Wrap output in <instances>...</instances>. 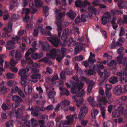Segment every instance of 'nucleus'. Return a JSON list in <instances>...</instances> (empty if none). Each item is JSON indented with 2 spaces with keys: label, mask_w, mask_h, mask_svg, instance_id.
Returning <instances> with one entry per match:
<instances>
[{
  "label": "nucleus",
  "mask_w": 127,
  "mask_h": 127,
  "mask_svg": "<svg viewBox=\"0 0 127 127\" xmlns=\"http://www.w3.org/2000/svg\"><path fill=\"white\" fill-rule=\"evenodd\" d=\"M110 82L112 84H115L118 82L117 78L115 77H111L110 79Z\"/></svg>",
  "instance_id": "40"
},
{
  "label": "nucleus",
  "mask_w": 127,
  "mask_h": 127,
  "mask_svg": "<svg viewBox=\"0 0 127 127\" xmlns=\"http://www.w3.org/2000/svg\"><path fill=\"white\" fill-rule=\"evenodd\" d=\"M89 86L87 88V91L89 93H90L92 89V86L94 84V83L92 81L89 82Z\"/></svg>",
  "instance_id": "38"
},
{
  "label": "nucleus",
  "mask_w": 127,
  "mask_h": 127,
  "mask_svg": "<svg viewBox=\"0 0 127 127\" xmlns=\"http://www.w3.org/2000/svg\"><path fill=\"white\" fill-rule=\"evenodd\" d=\"M116 107V105H110L108 107L107 110L109 113H111L112 109L115 108Z\"/></svg>",
  "instance_id": "48"
},
{
  "label": "nucleus",
  "mask_w": 127,
  "mask_h": 127,
  "mask_svg": "<svg viewBox=\"0 0 127 127\" xmlns=\"http://www.w3.org/2000/svg\"><path fill=\"white\" fill-rule=\"evenodd\" d=\"M113 44L111 45V48H117L119 46V43L118 41H116L114 39L113 41Z\"/></svg>",
  "instance_id": "36"
},
{
  "label": "nucleus",
  "mask_w": 127,
  "mask_h": 127,
  "mask_svg": "<svg viewBox=\"0 0 127 127\" xmlns=\"http://www.w3.org/2000/svg\"><path fill=\"white\" fill-rule=\"evenodd\" d=\"M98 112V111L95 109H93L91 111V113L93 118H95Z\"/></svg>",
  "instance_id": "31"
},
{
  "label": "nucleus",
  "mask_w": 127,
  "mask_h": 127,
  "mask_svg": "<svg viewBox=\"0 0 127 127\" xmlns=\"http://www.w3.org/2000/svg\"><path fill=\"white\" fill-rule=\"evenodd\" d=\"M120 112L125 117H127V111L125 110L123 107L120 106Z\"/></svg>",
  "instance_id": "33"
},
{
  "label": "nucleus",
  "mask_w": 127,
  "mask_h": 127,
  "mask_svg": "<svg viewBox=\"0 0 127 127\" xmlns=\"http://www.w3.org/2000/svg\"><path fill=\"white\" fill-rule=\"evenodd\" d=\"M12 23L9 22L8 24V27L4 28L3 29V31L5 32V33H3V36L4 37H7L8 36V33H9L12 31Z\"/></svg>",
  "instance_id": "11"
},
{
  "label": "nucleus",
  "mask_w": 127,
  "mask_h": 127,
  "mask_svg": "<svg viewBox=\"0 0 127 127\" xmlns=\"http://www.w3.org/2000/svg\"><path fill=\"white\" fill-rule=\"evenodd\" d=\"M88 101L89 102L92 106L95 107L96 104V102L95 101L94 98L93 97H90L87 99Z\"/></svg>",
  "instance_id": "24"
},
{
  "label": "nucleus",
  "mask_w": 127,
  "mask_h": 127,
  "mask_svg": "<svg viewBox=\"0 0 127 127\" xmlns=\"http://www.w3.org/2000/svg\"><path fill=\"white\" fill-rule=\"evenodd\" d=\"M33 41L32 45L33 48H30L26 52L25 55V57L27 61L28 62V65L27 66V67L25 68H29L28 67L30 65L34 67H38L39 65H38L37 64L35 63L33 64V62L31 59V58L29 56L30 54L33 52H34L35 50H37V48H36V41L33 40H32V42Z\"/></svg>",
  "instance_id": "2"
},
{
  "label": "nucleus",
  "mask_w": 127,
  "mask_h": 127,
  "mask_svg": "<svg viewBox=\"0 0 127 127\" xmlns=\"http://www.w3.org/2000/svg\"><path fill=\"white\" fill-rule=\"evenodd\" d=\"M31 123L33 126H35L37 124V121L33 118H32L31 120Z\"/></svg>",
  "instance_id": "54"
},
{
  "label": "nucleus",
  "mask_w": 127,
  "mask_h": 127,
  "mask_svg": "<svg viewBox=\"0 0 127 127\" xmlns=\"http://www.w3.org/2000/svg\"><path fill=\"white\" fill-rule=\"evenodd\" d=\"M77 106L79 107H82L80 109V111L79 115V118L80 120H81L84 118L85 115L87 113L88 109L83 103V100L82 99L78 100L76 101Z\"/></svg>",
  "instance_id": "6"
},
{
  "label": "nucleus",
  "mask_w": 127,
  "mask_h": 127,
  "mask_svg": "<svg viewBox=\"0 0 127 127\" xmlns=\"http://www.w3.org/2000/svg\"><path fill=\"white\" fill-rule=\"evenodd\" d=\"M56 94V93L55 91H53L52 92L51 91L48 94V95L49 98H51L53 97Z\"/></svg>",
  "instance_id": "42"
},
{
  "label": "nucleus",
  "mask_w": 127,
  "mask_h": 127,
  "mask_svg": "<svg viewBox=\"0 0 127 127\" xmlns=\"http://www.w3.org/2000/svg\"><path fill=\"white\" fill-rule=\"evenodd\" d=\"M100 107L102 116L103 118H105V113L104 107L103 106H100Z\"/></svg>",
  "instance_id": "41"
},
{
  "label": "nucleus",
  "mask_w": 127,
  "mask_h": 127,
  "mask_svg": "<svg viewBox=\"0 0 127 127\" xmlns=\"http://www.w3.org/2000/svg\"><path fill=\"white\" fill-rule=\"evenodd\" d=\"M26 28L28 30H31L33 28V25L32 24H28L27 25Z\"/></svg>",
  "instance_id": "61"
},
{
  "label": "nucleus",
  "mask_w": 127,
  "mask_h": 127,
  "mask_svg": "<svg viewBox=\"0 0 127 127\" xmlns=\"http://www.w3.org/2000/svg\"><path fill=\"white\" fill-rule=\"evenodd\" d=\"M42 56L43 55L41 54H40L35 53L32 54L31 55V57L33 59H36L41 58Z\"/></svg>",
  "instance_id": "26"
},
{
  "label": "nucleus",
  "mask_w": 127,
  "mask_h": 127,
  "mask_svg": "<svg viewBox=\"0 0 127 127\" xmlns=\"http://www.w3.org/2000/svg\"><path fill=\"white\" fill-rule=\"evenodd\" d=\"M111 85L106 84L105 85V88L106 89V91H109L112 88Z\"/></svg>",
  "instance_id": "51"
},
{
  "label": "nucleus",
  "mask_w": 127,
  "mask_h": 127,
  "mask_svg": "<svg viewBox=\"0 0 127 127\" xmlns=\"http://www.w3.org/2000/svg\"><path fill=\"white\" fill-rule=\"evenodd\" d=\"M31 78L33 79H39L41 78V75L39 74L34 73L31 76Z\"/></svg>",
  "instance_id": "34"
},
{
  "label": "nucleus",
  "mask_w": 127,
  "mask_h": 127,
  "mask_svg": "<svg viewBox=\"0 0 127 127\" xmlns=\"http://www.w3.org/2000/svg\"><path fill=\"white\" fill-rule=\"evenodd\" d=\"M127 91V86H126L124 88L120 87V93H124L125 91Z\"/></svg>",
  "instance_id": "47"
},
{
  "label": "nucleus",
  "mask_w": 127,
  "mask_h": 127,
  "mask_svg": "<svg viewBox=\"0 0 127 127\" xmlns=\"http://www.w3.org/2000/svg\"><path fill=\"white\" fill-rule=\"evenodd\" d=\"M12 100L14 101L21 102L23 101L22 99L18 95H14L12 97Z\"/></svg>",
  "instance_id": "22"
},
{
  "label": "nucleus",
  "mask_w": 127,
  "mask_h": 127,
  "mask_svg": "<svg viewBox=\"0 0 127 127\" xmlns=\"http://www.w3.org/2000/svg\"><path fill=\"white\" fill-rule=\"evenodd\" d=\"M75 59L76 60L79 61H82L83 59V58L82 56H76L75 58Z\"/></svg>",
  "instance_id": "59"
},
{
  "label": "nucleus",
  "mask_w": 127,
  "mask_h": 127,
  "mask_svg": "<svg viewBox=\"0 0 127 127\" xmlns=\"http://www.w3.org/2000/svg\"><path fill=\"white\" fill-rule=\"evenodd\" d=\"M32 86L30 84L28 85L27 87H24V91L25 94L26 95L30 94L32 92Z\"/></svg>",
  "instance_id": "17"
},
{
  "label": "nucleus",
  "mask_w": 127,
  "mask_h": 127,
  "mask_svg": "<svg viewBox=\"0 0 127 127\" xmlns=\"http://www.w3.org/2000/svg\"><path fill=\"white\" fill-rule=\"evenodd\" d=\"M16 50H13L10 52L9 55L10 56L13 57L14 55L16 54Z\"/></svg>",
  "instance_id": "60"
},
{
  "label": "nucleus",
  "mask_w": 127,
  "mask_h": 127,
  "mask_svg": "<svg viewBox=\"0 0 127 127\" xmlns=\"http://www.w3.org/2000/svg\"><path fill=\"white\" fill-rule=\"evenodd\" d=\"M116 18H113L112 21L111 22V23L113 24V27L114 29H116L118 26L115 24V22L116 20Z\"/></svg>",
  "instance_id": "46"
},
{
  "label": "nucleus",
  "mask_w": 127,
  "mask_h": 127,
  "mask_svg": "<svg viewBox=\"0 0 127 127\" xmlns=\"http://www.w3.org/2000/svg\"><path fill=\"white\" fill-rule=\"evenodd\" d=\"M84 85V83L83 82L75 84L73 87L71 88V92L73 94H75L77 93L82 88Z\"/></svg>",
  "instance_id": "9"
},
{
  "label": "nucleus",
  "mask_w": 127,
  "mask_h": 127,
  "mask_svg": "<svg viewBox=\"0 0 127 127\" xmlns=\"http://www.w3.org/2000/svg\"><path fill=\"white\" fill-rule=\"evenodd\" d=\"M7 57L6 55L5 54H0V64L1 65H3L4 60L3 59Z\"/></svg>",
  "instance_id": "37"
},
{
  "label": "nucleus",
  "mask_w": 127,
  "mask_h": 127,
  "mask_svg": "<svg viewBox=\"0 0 127 127\" xmlns=\"http://www.w3.org/2000/svg\"><path fill=\"white\" fill-rule=\"evenodd\" d=\"M110 14L109 13H106L104 14L102 19V24L105 25L106 24L107 22V19L110 17Z\"/></svg>",
  "instance_id": "16"
},
{
  "label": "nucleus",
  "mask_w": 127,
  "mask_h": 127,
  "mask_svg": "<svg viewBox=\"0 0 127 127\" xmlns=\"http://www.w3.org/2000/svg\"><path fill=\"white\" fill-rule=\"evenodd\" d=\"M4 82H2L1 84V86H2L0 89V94L1 95L3 94L7 91V89L4 86Z\"/></svg>",
  "instance_id": "21"
},
{
  "label": "nucleus",
  "mask_w": 127,
  "mask_h": 127,
  "mask_svg": "<svg viewBox=\"0 0 127 127\" xmlns=\"http://www.w3.org/2000/svg\"><path fill=\"white\" fill-rule=\"evenodd\" d=\"M75 69L77 70L78 72L81 75L82 74V70L80 69L78 65L77 64H76L75 65Z\"/></svg>",
  "instance_id": "43"
},
{
  "label": "nucleus",
  "mask_w": 127,
  "mask_h": 127,
  "mask_svg": "<svg viewBox=\"0 0 127 127\" xmlns=\"http://www.w3.org/2000/svg\"><path fill=\"white\" fill-rule=\"evenodd\" d=\"M117 108L118 109H114L112 113V116L115 118H117L119 116V111L118 109L119 107H118Z\"/></svg>",
  "instance_id": "29"
},
{
  "label": "nucleus",
  "mask_w": 127,
  "mask_h": 127,
  "mask_svg": "<svg viewBox=\"0 0 127 127\" xmlns=\"http://www.w3.org/2000/svg\"><path fill=\"white\" fill-rule=\"evenodd\" d=\"M30 122L29 121H27L25 122L23 126L21 127H29Z\"/></svg>",
  "instance_id": "57"
},
{
  "label": "nucleus",
  "mask_w": 127,
  "mask_h": 127,
  "mask_svg": "<svg viewBox=\"0 0 127 127\" xmlns=\"http://www.w3.org/2000/svg\"><path fill=\"white\" fill-rule=\"evenodd\" d=\"M69 32V30L68 29H66L64 31V32L62 36V39L64 40H65V39H66L67 38V34Z\"/></svg>",
  "instance_id": "27"
},
{
  "label": "nucleus",
  "mask_w": 127,
  "mask_h": 127,
  "mask_svg": "<svg viewBox=\"0 0 127 127\" xmlns=\"http://www.w3.org/2000/svg\"><path fill=\"white\" fill-rule=\"evenodd\" d=\"M63 117L62 116H61L59 117H57L56 120V125L58 127H61V121L60 122H59L60 119L62 118Z\"/></svg>",
  "instance_id": "35"
},
{
  "label": "nucleus",
  "mask_w": 127,
  "mask_h": 127,
  "mask_svg": "<svg viewBox=\"0 0 127 127\" xmlns=\"http://www.w3.org/2000/svg\"><path fill=\"white\" fill-rule=\"evenodd\" d=\"M110 74V73L107 72L106 71H105L104 72V80H106L108 78Z\"/></svg>",
  "instance_id": "55"
},
{
  "label": "nucleus",
  "mask_w": 127,
  "mask_h": 127,
  "mask_svg": "<svg viewBox=\"0 0 127 127\" xmlns=\"http://www.w3.org/2000/svg\"><path fill=\"white\" fill-rule=\"evenodd\" d=\"M70 101L67 100H65L62 101V108L64 111H67L68 110V106L69 105Z\"/></svg>",
  "instance_id": "14"
},
{
  "label": "nucleus",
  "mask_w": 127,
  "mask_h": 127,
  "mask_svg": "<svg viewBox=\"0 0 127 127\" xmlns=\"http://www.w3.org/2000/svg\"><path fill=\"white\" fill-rule=\"evenodd\" d=\"M105 94L107 97H108L109 98L111 96V93L109 91H106Z\"/></svg>",
  "instance_id": "63"
},
{
  "label": "nucleus",
  "mask_w": 127,
  "mask_h": 127,
  "mask_svg": "<svg viewBox=\"0 0 127 127\" xmlns=\"http://www.w3.org/2000/svg\"><path fill=\"white\" fill-rule=\"evenodd\" d=\"M39 125L40 127H45V124L43 121L42 120L39 121Z\"/></svg>",
  "instance_id": "64"
},
{
  "label": "nucleus",
  "mask_w": 127,
  "mask_h": 127,
  "mask_svg": "<svg viewBox=\"0 0 127 127\" xmlns=\"http://www.w3.org/2000/svg\"><path fill=\"white\" fill-rule=\"evenodd\" d=\"M125 33V32L124 28L123 27H121L120 33V36H123L124 35Z\"/></svg>",
  "instance_id": "53"
},
{
  "label": "nucleus",
  "mask_w": 127,
  "mask_h": 127,
  "mask_svg": "<svg viewBox=\"0 0 127 127\" xmlns=\"http://www.w3.org/2000/svg\"><path fill=\"white\" fill-rule=\"evenodd\" d=\"M61 127L64 125H69L71 123L68 121L62 120L61 121Z\"/></svg>",
  "instance_id": "44"
},
{
  "label": "nucleus",
  "mask_w": 127,
  "mask_h": 127,
  "mask_svg": "<svg viewBox=\"0 0 127 127\" xmlns=\"http://www.w3.org/2000/svg\"><path fill=\"white\" fill-rule=\"evenodd\" d=\"M20 39L19 37L16 36L14 38H12V41H9L7 42L6 46V48L9 50L15 48L14 44L18 43V40Z\"/></svg>",
  "instance_id": "8"
},
{
  "label": "nucleus",
  "mask_w": 127,
  "mask_h": 127,
  "mask_svg": "<svg viewBox=\"0 0 127 127\" xmlns=\"http://www.w3.org/2000/svg\"><path fill=\"white\" fill-rule=\"evenodd\" d=\"M31 7L30 9L29 8H24L21 12V14H23L25 13V15H27L31 11H32V14L34 13L36 11V9L32 7Z\"/></svg>",
  "instance_id": "13"
},
{
  "label": "nucleus",
  "mask_w": 127,
  "mask_h": 127,
  "mask_svg": "<svg viewBox=\"0 0 127 127\" xmlns=\"http://www.w3.org/2000/svg\"><path fill=\"white\" fill-rule=\"evenodd\" d=\"M17 63V62L15 61L13 58H12L11 60L10 64L11 66H13L16 65Z\"/></svg>",
  "instance_id": "49"
},
{
  "label": "nucleus",
  "mask_w": 127,
  "mask_h": 127,
  "mask_svg": "<svg viewBox=\"0 0 127 127\" xmlns=\"http://www.w3.org/2000/svg\"><path fill=\"white\" fill-rule=\"evenodd\" d=\"M43 4L42 2L40 0H36L34 1L31 0L30 2L29 6L33 8L34 7H39L41 6Z\"/></svg>",
  "instance_id": "12"
},
{
  "label": "nucleus",
  "mask_w": 127,
  "mask_h": 127,
  "mask_svg": "<svg viewBox=\"0 0 127 127\" xmlns=\"http://www.w3.org/2000/svg\"><path fill=\"white\" fill-rule=\"evenodd\" d=\"M4 13L5 14L3 16L4 19V20H6L8 19V17L7 11V10H5L4 12Z\"/></svg>",
  "instance_id": "52"
},
{
  "label": "nucleus",
  "mask_w": 127,
  "mask_h": 127,
  "mask_svg": "<svg viewBox=\"0 0 127 127\" xmlns=\"http://www.w3.org/2000/svg\"><path fill=\"white\" fill-rule=\"evenodd\" d=\"M66 51V49L65 48H62V56L61 55H58L57 57L56 58L57 60L59 62H60L61 60L64 58V55L65 54Z\"/></svg>",
  "instance_id": "19"
},
{
  "label": "nucleus",
  "mask_w": 127,
  "mask_h": 127,
  "mask_svg": "<svg viewBox=\"0 0 127 127\" xmlns=\"http://www.w3.org/2000/svg\"><path fill=\"white\" fill-rule=\"evenodd\" d=\"M119 88L118 86L115 87L113 89V92L114 94L116 95H118L119 93Z\"/></svg>",
  "instance_id": "45"
},
{
  "label": "nucleus",
  "mask_w": 127,
  "mask_h": 127,
  "mask_svg": "<svg viewBox=\"0 0 127 127\" xmlns=\"http://www.w3.org/2000/svg\"><path fill=\"white\" fill-rule=\"evenodd\" d=\"M122 64L126 66V67L125 69H122V73L120 72V77L121 76H125L127 78V58H123V55L120 52V64Z\"/></svg>",
  "instance_id": "7"
},
{
  "label": "nucleus",
  "mask_w": 127,
  "mask_h": 127,
  "mask_svg": "<svg viewBox=\"0 0 127 127\" xmlns=\"http://www.w3.org/2000/svg\"><path fill=\"white\" fill-rule=\"evenodd\" d=\"M66 119L69 121L71 124L73 122V121L74 118L77 119V115L74 114V115H71L66 116Z\"/></svg>",
  "instance_id": "18"
},
{
  "label": "nucleus",
  "mask_w": 127,
  "mask_h": 127,
  "mask_svg": "<svg viewBox=\"0 0 127 127\" xmlns=\"http://www.w3.org/2000/svg\"><path fill=\"white\" fill-rule=\"evenodd\" d=\"M10 70L12 72L15 73H17L18 71L17 68L15 66H12L10 68Z\"/></svg>",
  "instance_id": "58"
},
{
  "label": "nucleus",
  "mask_w": 127,
  "mask_h": 127,
  "mask_svg": "<svg viewBox=\"0 0 127 127\" xmlns=\"http://www.w3.org/2000/svg\"><path fill=\"white\" fill-rule=\"evenodd\" d=\"M29 71V68H24L21 69L18 72L19 75L21 77V84L24 87H26L28 83H31L33 82L30 79H27L29 75L26 72Z\"/></svg>",
  "instance_id": "3"
},
{
  "label": "nucleus",
  "mask_w": 127,
  "mask_h": 127,
  "mask_svg": "<svg viewBox=\"0 0 127 127\" xmlns=\"http://www.w3.org/2000/svg\"><path fill=\"white\" fill-rule=\"evenodd\" d=\"M85 92L83 90H82L80 92L78 95V96L80 97H82L85 95Z\"/></svg>",
  "instance_id": "62"
},
{
  "label": "nucleus",
  "mask_w": 127,
  "mask_h": 127,
  "mask_svg": "<svg viewBox=\"0 0 127 127\" xmlns=\"http://www.w3.org/2000/svg\"><path fill=\"white\" fill-rule=\"evenodd\" d=\"M13 122L12 121H9L6 124V127H13Z\"/></svg>",
  "instance_id": "50"
},
{
  "label": "nucleus",
  "mask_w": 127,
  "mask_h": 127,
  "mask_svg": "<svg viewBox=\"0 0 127 127\" xmlns=\"http://www.w3.org/2000/svg\"><path fill=\"white\" fill-rule=\"evenodd\" d=\"M95 57V54H92V52H91L90 53V56L89 58L88 61L90 63V64H93L95 63L96 60H93L92 58H94Z\"/></svg>",
  "instance_id": "20"
},
{
  "label": "nucleus",
  "mask_w": 127,
  "mask_h": 127,
  "mask_svg": "<svg viewBox=\"0 0 127 127\" xmlns=\"http://www.w3.org/2000/svg\"><path fill=\"white\" fill-rule=\"evenodd\" d=\"M98 102L99 103L102 102L103 104H105L107 102V100L104 97L101 98L99 96L97 97Z\"/></svg>",
  "instance_id": "25"
},
{
  "label": "nucleus",
  "mask_w": 127,
  "mask_h": 127,
  "mask_svg": "<svg viewBox=\"0 0 127 127\" xmlns=\"http://www.w3.org/2000/svg\"><path fill=\"white\" fill-rule=\"evenodd\" d=\"M66 14L70 18L72 19H74L75 16L73 11L71 10H70Z\"/></svg>",
  "instance_id": "30"
},
{
  "label": "nucleus",
  "mask_w": 127,
  "mask_h": 127,
  "mask_svg": "<svg viewBox=\"0 0 127 127\" xmlns=\"http://www.w3.org/2000/svg\"><path fill=\"white\" fill-rule=\"evenodd\" d=\"M40 46L42 47V49L44 51H49V53L47 54V57L53 59L55 58L57 54V51L55 49L52 48L51 49L49 45L47 43L40 44L39 47H40Z\"/></svg>",
  "instance_id": "5"
},
{
  "label": "nucleus",
  "mask_w": 127,
  "mask_h": 127,
  "mask_svg": "<svg viewBox=\"0 0 127 127\" xmlns=\"http://www.w3.org/2000/svg\"><path fill=\"white\" fill-rule=\"evenodd\" d=\"M127 2H126L123 0H120V9H125L127 8Z\"/></svg>",
  "instance_id": "23"
},
{
  "label": "nucleus",
  "mask_w": 127,
  "mask_h": 127,
  "mask_svg": "<svg viewBox=\"0 0 127 127\" xmlns=\"http://www.w3.org/2000/svg\"><path fill=\"white\" fill-rule=\"evenodd\" d=\"M14 75L10 72L7 73L6 75V77L8 79H11L13 78L14 77Z\"/></svg>",
  "instance_id": "39"
},
{
  "label": "nucleus",
  "mask_w": 127,
  "mask_h": 127,
  "mask_svg": "<svg viewBox=\"0 0 127 127\" xmlns=\"http://www.w3.org/2000/svg\"><path fill=\"white\" fill-rule=\"evenodd\" d=\"M41 34H45L46 36H50V37H47V38L55 46L57 47L60 41L59 39L56 35L51 36V33L50 32H45L44 29L43 28L42 25H39L36 27L34 30V32L33 34L34 36H37L38 34V32Z\"/></svg>",
  "instance_id": "1"
},
{
  "label": "nucleus",
  "mask_w": 127,
  "mask_h": 127,
  "mask_svg": "<svg viewBox=\"0 0 127 127\" xmlns=\"http://www.w3.org/2000/svg\"><path fill=\"white\" fill-rule=\"evenodd\" d=\"M6 84L8 86L10 87H12L16 85L17 84V83L15 81L10 80L7 82Z\"/></svg>",
  "instance_id": "32"
},
{
  "label": "nucleus",
  "mask_w": 127,
  "mask_h": 127,
  "mask_svg": "<svg viewBox=\"0 0 127 127\" xmlns=\"http://www.w3.org/2000/svg\"><path fill=\"white\" fill-rule=\"evenodd\" d=\"M18 94L23 98H25V95L23 92L21 90H19L18 91Z\"/></svg>",
  "instance_id": "56"
},
{
  "label": "nucleus",
  "mask_w": 127,
  "mask_h": 127,
  "mask_svg": "<svg viewBox=\"0 0 127 127\" xmlns=\"http://www.w3.org/2000/svg\"><path fill=\"white\" fill-rule=\"evenodd\" d=\"M88 9L90 12L88 14L87 17H91L92 15V12H93L95 15L98 14H99V12H96V9L94 7L91 6H89L88 8Z\"/></svg>",
  "instance_id": "15"
},
{
  "label": "nucleus",
  "mask_w": 127,
  "mask_h": 127,
  "mask_svg": "<svg viewBox=\"0 0 127 127\" xmlns=\"http://www.w3.org/2000/svg\"><path fill=\"white\" fill-rule=\"evenodd\" d=\"M92 65L93 66V67H92V66H90V67L91 68H92L94 70L97 71L98 74L99 75L100 77L102 78L103 76V73L100 71V70L103 69L104 68V66L102 64L100 63L98 65H93V64Z\"/></svg>",
  "instance_id": "10"
},
{
  "label": "nucleus",
  "mask_w": 127,
  "mask_h": 127,
  "mask_svg": "<svg viewBox=\"0 0 127 127\" xmlns=\"http://www.w3.org/2000/svg\"><path fill=\"white\" fill-rule=\"evenodd\" d=\"M55 12L57 16V21L56 24L58 27V35L59 37L61 36L62 31V27L61 24L62 23V19L63 18L65 15V12L63 11L62 9L59 10L56 9Z\"/></svg>",
  "instance_id": "4"
},
{
  "label": "nucleus",
  "mask_w": 127,
  "mask_h": 127,
  "mask_svg": "<svg viewBox=\"0 0 127 127\" xmlns=\"http://www.w3.org/2000/svg\"><path fill=\"white\" fill-rule=\"evenodd\" d=\"M15 56L17 60H19L22 59V55L19 50H16Z\"/></svg>",
  "instance_id": "28"
}]
</instances>
